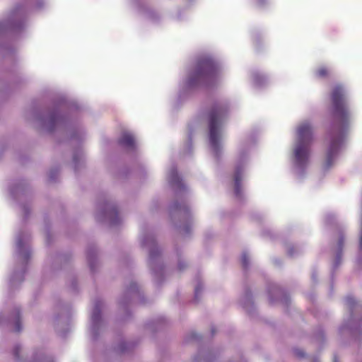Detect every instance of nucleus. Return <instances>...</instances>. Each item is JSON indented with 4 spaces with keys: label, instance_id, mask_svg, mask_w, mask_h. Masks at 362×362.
<instances>
[{
    "label": "nucleus",
    "instance_id": "nucleus-1",
    "mask_svg": "<svg viewBox=\"0 0 362 362\" xmlns=\"http://www.w3.org/2000/svg\"><path fill=\"white\" fill-rule=\"evenodd\" d=\"M332 101L336 122L327 135L329 145L324 164L325 169L332 167L336 160L344 141L345 130L350 117L346 106V93L341 86H337L333 89Z\"/></svg>",
    "mask_w": 362,
    "mask_h": 362
},
{
    "label": "nucleus",
    "instance_id": "nucleus-2",
    "mask_svg": "<svg viewBox=\"0 0 362 362\" xmlns=\"http://www.w3.org/2000/svg\"><path fill=\"white\" fill-rule=\"evenodd\" d=\"M313 139V126L310 122L306 120L300 122L296 128L291 156V169L298 180L303 179L308 172Z\"/></svg>",
    "mask_w": 362,
    "mask_h": 362
},
{
    "label": "nucleus",
    "instance_id": "nucleus-3",
    "mask_svg": "<svg viewBox=\"0 0 362 362\" xmlns=\"http://www.w3.org/2000/svg\"><path fill=\"white\" fill-rule=\"evenodd\" d=\"M221 66L210 56L201 58L194 69H190L180 83L184 93L192 91L202 86L214 85L221 77Z\"/></svg>",
    "mask_w": 362,
    "mask_h": 362
},
{
    "label": "nucleus",
    "instance_id": "nucleus-4",
    "mask_svg": "<svg viewBox=\"0 0 362 362\" xmlns=\"http://www.w3.org/2000/svg\"><path fill=\"white\" fill-rule=\"evenodd\" d=\"M228 112L225 104L214 105L209 115V139L210 148L216 156H218L223 148V124Z\"/></svg>",
    "mask_w": 362,
    "mask_h": 362
},
{
    "label": "nucleus",
    "instance_id": "nucleus-5",
    "mask_svg": "<svg viewBox=\"0 0 362 362\" xmlns=\"http://www.w3.org/2000/svg\"><path fill=\"white\" fill-rule=\"evenodd\" d=\"M250 144L243 143L240 146L235 162L234 185L236 196H240V185L249 160L248 151Z\"/></svg>",
    "mask_w": 362,
    "mask_h": 362
},
{
    "label": "nucleus",
    "instance_id": "nucleus-6",
    "mask_svg": "<svg viewBox=\"0 0 362 362\" xmlns=\"http://www.w3.org/2000/svg\"><path fill=\"white\" fill-rule=\"evenodd\" d=\"M41 125L48 131H52L56 128L64 126L66 119L57 112L49 113L46 117L40 119Z\"/></svg>",
    "mask_w": 362,
    "mask_h": 362
},
{
    "label": "nucleus",
    "instance_id": "nucleus-7",
    "mask_svg": "<svg viewBox=\"0 0 362 362\" xmlns=\"http://www.w3.org/2000/svg\"><path fill=\"white\" fill-rule=\"evenodd\" d=\"M100 214H97V218L98 220H108L112 225L117 223L119 215L117 209L115 205L106 203L100 207Z\"/></svg>",
    "mask_w": 362,
    "mask_h": 362
},
{
    "label": "nucleus",
    "instance_id": "nucleus-8",
    "mask_svg": "<svg viewBox=\"0 0 362 362\" xmlns=\"http://www.w3.org/2000/svg\"><path fill=\"white\" fill-rule=\"evenodd\" d=\"M141 243L143 246L149 247V262L151 267H153L157 255L158 254V248L153 236L144 235L141 238Z\"/></svg>",
    "mask_w": 362,
    "mask_h": 362
},
{
    "label": "nucleus",
    "instance_id": "nucleus-9",
    "mask_svg": "<svg viewBox=\"0 0 362 362\" xmlns=\"http://www.w3.org/2000/svg\"><path fill=\"white\" fill-rule=\"evenodd\" d=\"M167 176L169 182L175 188L177 194L182 196V193L185 192L186 187L178 176L175 167H172L168 170Z\"/></svg>",
    "mask_w": 362,
    "mask_h": 362
},
{
    "label": "nucleus",
    "instance_id": "nucleus-10",
    "mask_svg": "<svg viewBox=\"0 0 362 362\" xmlns=\"http://www.w3.org/2000/svg\"><path fill=\"white\" fill-rule=\"evenodd\" d=\"M102 303L100 300H98L95 303L93 310L91 313V332L95 334L97 329L101 323V317H100V311H101Z\"/></svg>",
    "mask_w": 362,
    "mask_h": 362
},
{
    "label": "nucleus",
    "instance_id": "nucleus-11",
    "mask_svg": "<svg viewBox=\"0 0 362 362\" xmlns=\"http://www.w3.org/2000/svg\"><path fill=\"white\" fill-rule=\"evenodd\" d=\"M171 213H177L180 216H182L183 218H185V220H187L191 215V211L189 209V207L185 203L174 204L171 206Z\"/></svg>",
    "mask_w": 362,
    "mask_h": 362
},
{
    "label": "nucleus",
    "instance_id": "nucleus-12",
    "mask_svg": "<svg viewBox=\"0 0 362 362\" xmlns=\"http://www.w3.org/2000/svg\"><path fill=\"white\" fill-rule=\"evenodd\" d=\"M16 248L19 257L26 260L29 257L30 252L21 235H19L16 239Z\"/></svg>",
    "mask_w": 362,
    "mask_h": 362
},
{
    "label": "nucleus",
    "instance_id": "nucleus-13",
    "mask_svg": "<svg viewBox=\"0 0 362 362\" xmlns=\"http://www.w3.org/2000/svg\"><path fill=\"white\" fill-rule=\"evenodd\" d=\"M119 143L124 147L134 148L135 144L134 136L128 132H124L119 139Z\"/></svg>",
    "mask_w": 362,
    "mask_h": 362
},
{
    "label": "nucleus",
    "instance_id": "nucleus-14",
    "mask_svg": "<svg viewBox=\"0 0 362 362\" xmlns=\"http://www.w3.org/2000/svg\"><path fill=\"white\" fill-rule=\"evenodd\" d=\"M251 77L252 83L256 87H262L267 81L266 76L259 72L252 73Z\"/></svg>",
    "mask_w": 362,
    "mask_h": 362
},
{
    "label": "nucleus",
    "instance_id": "nucleus-15",
    "mask_svg": "<svg viewBox=\"0 0 362 362\" xmlns=\"http://www.w3.org/2000/svg\"><path fill=\"white\" fill-rule=\"evenodd\" d=\"M21 13L20 12H16L14 13L9 23V26L12 28H19L21 27Z\"/></svg>",
    "mask_w": 362,
    "mask_h": 362
},
{
    "label": "nucleus",
    "instance_id": "nucleus-16",
    "mask_svg": "<svg viewBox=\"0 0 362 362\" xmlns=\"http://www.w3.org/2000/svg\"><path fill=\"white\" fill-rule=\"evenodd\" d=\"M329 73V69L325 66H321L316 71V75L319 78L326 76Z\"/></svg>",
    "mask_w": 362,
    "mask_h": 362
},
{
    "label": "nucleus",
    "instance_id": "nucleus-17",
    "mask_svg": "<svg viewBox=\"0 0 362 362\" xmlns=\"http://www.w3.org/2000/svg\"><path fill=\"white\" fill-rule=\"evenodd\" d=\"M22 273L15 272L10 280V283L13 286L16 281H22Z\"/></svg>",
    "mask_w": 362,
    "mask_h": 362
},
{
    "label": "nucleus",
    "instance_id": "nucleus-18",
    "mask_svg": "<svg viewBox=\"0 0 362 362\" xmlns=\"http://www.w3.org/2000/svg\"><path fill=\"white\" fill-rule=\"evenodd\" d=\"M356 303V301L355 298L353 296H348V297H346V304L349 307H350V308L354 307Z\"/></svg>",
    "mask_w": 362,
    "mask_h": 362
},
{
    "label": "nucleus",
    "instance_id": "nucleus-19",
    "mask_svg": "<svg viewBox=\"0 0 362 362\" xmlns=\"http://www.w3.org/2000/svg\"><path fill=\"white\" fill-rule=\"evenodd\" d=\"M241 262L243 267H246L247 266L249 262V256L247 253H243L241 256Z\"/></svg>",
    "mask_w": 362,
    "mask_h": 362
},
{
    "label": "nucleus",
    "instance_id": "nucleus-20",
    "mask_svg": "<svg viewBox=\"0 0 362 362\" xmlns=\"http://www.w3.org/2000/svg\"><path fill=\"white\" fill-rule=\"evenodd\" d=\"M21 347L20 346H15V348L13 349V355L18 361H21L20 356H19V352L21 351Z\"/></svg>",
    "mask_w": 362,
    "mask_h": 362
},
{
    "label": "nucleus",
    "instance_id": "nucleus-21",
    "mask_svg": "<svg viewBox=\"0 0 362 362\" xmlns=\"http://www.w3.org/2000/svg\"><path fill=\"white\" fill-rule=\"evenodd\" d=\"M339 263H340V255H339V252H337L333 267H337L339 264Z\"/></svg>",
    "mask_w": 362,
    "mask_h": 362
},
{
    "label": "nucleus",
    "instance_id": "nucleus-22",
    "mask_svg": "<svg viewBox=\"0 0 362 362\" xmlns=\"http://www.w3.org/2000/svg\"><path fill=\"white\" fill-rule=\"evenodd\" d=\"M138 289L137 285L136 283H132L130 288H129V292H136Z\"/></svg>",
    "mask_w": 362,
    "mask_h": 362
},
{
    "label": "nucleus",
    "instance_id": "nucleus-23",
    "mask_svg": "<svg viewBox=\"0 0 362 362\" xmlns=\"http://www.w3.org/2000/svg\"><path fill=\"white\" fill-rule=\"evenodd\" d=\"M16 330L17 332H19L21 330L20 322L18 321L16 322Z\"/></svg>",
    "mask_w": 362,
    "mask_h": 362
},
{
    "label": "nucleus",
    "instance_id": "nucleus-24",
    "mask_svg": "<svg viewBox=\"0 0 362 362\" xmlns=\"http://www.w3.org/2000/svg\"><path fill=\"white\" fill-rule=\"evenodd\" d=\"M35 362H52V361L48 360V359H47V358H42V359H40L39 361L36 360Z\"/></svg>",
    "mask_w": 362,
    "mask_h": 362
},
{
    "label": "nucleus",
    "instance_id": "nucleus-25",
    "mask_svg": "<svg viewBox=\"0 0 362 362\" xmlns=\"http://www.w3.org/2000/svg\"><path fill=\"white\" fill-rule=\"evenodd\" d=\"M5 25L0 23V33L5 29Z\"/></svg>",
    "mask_w": 362,
    "mask_h": 362
},
{
    "label": "nucleus",
    "instance_id": "nucleus-26",
    "mask_svg": "<svg viewBox=\"0 0 362 362\" xmlns=\"http://www.w3.org/2000/svg\"><path fill=\"white\" fill-rule=\"evenodd\" d=\"M264 0H257V4H258V5H259V6H263V5L264 4Z\"/></svg>",
    "mask_w": 362,
    "mask_h": 362
},
{
    "label": "nucleus",
    "instance_id": "nucleus-27",
    "mask_svg": "<svg viewBox=\"0 0 362 362\" xmlns=\"http://www.w3.org/2000/svg\"><path fill=\"white\" fill-rule=\"evenodd\" d=\"M342 243H343V240L341 238L339 241V244H338V247H339V249L341 250V247H342Z\"/></svg>",
    "mask_w": 362,
    "mask_h": 362
},
{
    "label": "nucleus",
    "instance_id": "nucleus-28",
    "mask_svg": "<svg viewBox=\"0 0 362 362\" xmlns=\"http://www.w3.org/2000/svg\"><path fill=\"white\" fill-rule=\"evenodd\" d=\"M288 253H289V255H291V256H293V255H294L291 249H289V250H288Z\"/></svg>",
    "mask_w": 362,
    "mask_h": 362
},
{
    "label": "nucleus",
    "instance_id": "nucleus-29",
    "mask_svg": "<svg viewBox=\"0 0 362 362\" xmlns=\"http://www.w3.org/2000/svg\"><path fill=\"white\" fill-rule=\"evenodd\" d=\"M178 267H179L180 269H182V262H180L179 263Z\"/></svg>",
    "mask_w": 362,
    "mask_h": 362
},
{
    "label": "nucleus",
    "instance_id": "nucleus-30",
    "mask_svg": "<svg viewBox=\"0 0 362 362\" xmlns=\"http://www.w3.org/2000/svg\"><path fill=\"white\" fill-rule=\"evenodd\" d=\"M332 216V215H328V216H327V218H326L328 220V219H329V216Z\"/></svg>",
    "mask_w": 362,
    "mask_h": 362
},
{
    "label": "nucleus",
    "instance_id": "nucleus-31",
    "mask_svg": "<svg viewBox=\"0 0 362 362\" xmlns=\"http://www.w3.org/2000/svg\"><path fill=\"white\" fill-rule=\"evenodd\" d=\"M195 293H196V294H197V293H198V289L197 288H196Z\"/></svg>",
    "mask_w": 362,
    "mask_h": 362
}]
</instances>
